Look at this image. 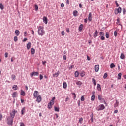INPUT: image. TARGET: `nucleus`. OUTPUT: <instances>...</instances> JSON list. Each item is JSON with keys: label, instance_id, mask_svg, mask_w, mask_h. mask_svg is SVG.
Masks as SVG:
<instances>
[{"label": "nucleus", "instance_id": "f257e3e1", "mask_svg": "<svg viewBox=\"0 0 126 126\" xmlns=\"http://www.w3.org/2000/svg\"><path fill=\"white\" fill-rule=\"evenodd\" d=\"M37 32L39 36H44L45 35V31L44 30V28L42 26H39L38 28Z\"/></svg>", "mask_w": 126, "mask_h": 126}, {"label": "nucleus", "instance_id": "f03ea898", "mask_svg": "<svg viewBox=\"0 0 126 126\" xmlns=\"http://www.w3.org/2000/svg\"><path fill=\"white\" fill-rule=\"evenodd\" d=\"M105 109V105L104 104H100L97 108V111H102Z\"/></svg>", "mask_w": 126, "mask_h": 126}, {"label": "nucleus", "instance_id": "7ed1b4c3", "mask_svg": "<svg viewBox=\"0 0 126 126\" xmlns=\"http://www.w3.org/2000/svg\"><path fill=\"white\" fill-rule=\"evenodd\" d=\"M9 119L10 120L8 119ZM8 119H7V124L9 126H12L13 124V119L11 118L10 117H8Z\"/></svg>", "mask_w": 126, "mask_h": 126}, {"label": "nucleus", "instance_id": "20e7f679", "mask_svg": "<svg viewBox=\"0 0 126 126\" xmlns=\"http://www.w3.org/2000/svg\"><path fill=\"white\" fill-rule=\"evenodd\" d=\"M99 35L101 36L100 39L102 40V41H104V40H105V33H104V32H100Z\"/></svg>", "mask_w": 126, "mask_h": 126}, {"label": "nucleus", "instance_id": "39448f33", "mask_svg": "<svg viewBox=\"0 0 126 126\" xmlns=\"http://www.w3.org/2000/svg\"><path fill=\"white\" fill-rule=\"evenodd\" d=\"M122 12V8L120 7H118V8H117L114 11L115 14H118V13H121Z\"/></svg>", "mask_w": 126, "mask_h": 126}, {"label": "nucleus", "instance_id": "423d86ee", "mask_svg": "<svg viewBox=\"0 0 126 126\" xmlns=\"http://www.w3.org/2000/svg\"><path fill=\"white\" fill-rule=\"evenodd\" d=\"M36 98V102L37 103H41V102L42 101V97L40 95H38V96H37Z\"/></svg>", "mask_w": 126, "mask_h": 126}, {"label": "nucleus", "instance_id": "0eeeda50", "mask_svg": "<svg viewBox=\"0 0 126 126\" xmlns=\"http://www.w3.org/2000/svg\"><path fill=\"white\" fill-rule=\"evenodd\" d=\"M39 75V72L33 71L32 74H30L31 77L32 76H38Z\"/></svg>", "mask_w": 126, "mask_h": 126}, {"label": "nucleus", "instance_id": "6e6552de", "mask_svg": "<svg viewBox=\"0 0 126 126\" xmlns=\"http://www.w3.org/2000/svg\"><path fill=\"white\" fill-rule=\"evenodd\" d=\"M92 95L91 96V101H94V100H95V98H96V96L95 95V91H93L92 92Z\"/></svg>", "mask_w": 126, "mask_h": 126}, {"label": "nucleus", "instance_id": "1a4fd4ad", "mask_svg": "<svg viewBox=\"0 0 126 126\" xmlns=\"http://www.w3.org/2000/svg\"><path fill=\"white\" fill-rule=\"evenodd\" d=\"M39 94V92L38 91H34L33 93V97L34 98H37L38 97V95Z\"/></svg>", "mask_w": 126, "mask_h": 126}, {"label": "nucleus", "instance_id": "9d476101", "mask_svg": "<svg viewBox=\"0 0 126 126\" xmlns=\"http://www.w3.org/2000/svg\"><path fill=\"white\" fill-rule=\"evenodd\" d=\"M43 21L45 24H48V18L47 17H43Z\"/></svg>", "mask_w": 126, "mask_h": 126}, {"label": "nucleus", "instance_id": "9b49d317", "mask_svg": "<svg viewBox=\"0 0 126 126\" xmlns=\"http://www.w3.org/2000/svg\"><path fill=\"white\" fill-rule=\"evenodd\" d=\"M88 20L89 21H92V14L91 12H90L89 14Z\"/></svg>", "mask_w": 126, "mask_h": 126}, {"label": "nucleus", "instance_id": "f8f14e48", "mask_svg": "<svg viewBox=\"0 0 126 126\" xmlns=\"http://www.w3.org/2000/svg\"><path fill=\"white\" fill-rule=\"evenodd\" d=\"M54 103H51V101H50L49 103H48V108L49 109V110H51V109H52V106H53V105H54Z\"/></svg>", "mask_w": 126, "mask_h": 126}, {"label": "nucleus", "instance_id": "ddd939ff", "mask_svg": "<svg viewBox=\"0 0 126 126\" xmlns=\"http://www.w3.org/2000/svg\"><path fill=\"white\" fill-rule=\"evenodd\" d=\"M98 98L99 101H101V100H103V101H104V104H106V101H105V100L103 99V96H102V95H98Z\"/></svg>", "mask_w": 126, "mask_h": 126}, {"label": "nucleus", "instance_id": "4468645a", "mask_svg": "<svg viewBox=\"0 0 126 126\" xmlns=\"http://www.w3.org/2000/svg\"><path fill=\"white\" fill-rule=\"evenodd\" d=\"M97 36H98V31L95 30V32L93 34L94 38H97Z\"/></svg>", "mask_w": 126, "mask_h": 126}, {"label": "nucleus", "instance_id": "2eb2a0df", "mask_svg": "<svg viewBox=\"0 0 126 126\" xmlns=\"http://www.w3.org/2000/svg\"><path fill=\"white\" fill-rule=\"evenodd\" d=\"M99 69V65H96L95 66V72H98Z\"/></svg>", "mask_w": 126, "mask_h": 126}, {"label": "nucleus", "instance_id": "dca6fc26", "mask_svg": "<svg viewBox=\"0 0 126 126\" xmlns=\"http://www.w3.org/2000/svg\"><path fill=\"white\" fill-rule=\"evenodd\" d=\"M59 75H60V71H58L57 72L53 74V77H55V76L56 77H58V76H59Z\"/></svg>", "mask_w": 126, "mask_h": 126}, {"label": "nucleus", "instance_id": "f3484780", "mask_svg": "<svg viewBox=\"0 0 126 126\" xmlns=\"http://www.w3.org/2000/svg\"><path fill=\"white\" fill-rule=\"evenodd\" d=\"M15 34L16 35V36H19V35L20 34V32H19V30H16L15 31Z\"/></svg>", "mask_w": 126, "mask_h": 126}, {"label": "nucleus", "instance_id": "a211bd4d", "mask_svg": "<svg viewBox=\"0 0 126 126\" xmlns=\"http://www.w3.org/2000/svg\"><path fill=\"white\" fill-rule=\"evenodd\" d=\"M92 81L93 83L94 84V85L96 86L97 85V82H96V79L95 78H93L92 79Z\"/></svg>", "mask_w": 126, "mask_h": 126}, {"label": "nucleus", "instance_id": "6ab92c4d", "mask_svg": "<svg viewBox=\"0 0 126 126\" xmlns=\"http://www.w3.org/2000/svg\"><path fill=\"white\" fill-rule=\"evenodd\" d=\"M80 75L82 77H84V76H85V72H84V71H82L80 73Z\"/></svg>", "mask_w": 126, "mask_h": 126}, {"label": "nucleus", "instance_id": "aec40b11", "mask_svg": "<svg viewBox=\"0 0 126 126\" xmlns=\"http://www.w3.org/2000/svg\"><path fill=\"white\" fill-rule=\"evenodd\" d=\"M76 84L79 86H81V85H82V82H81L80 81H77L76 82Z\"/></svg>", "mask_w": 126, "mask_h": 126}, {"label": "nucleus", "instance_id": "412c9836", "mask_svg": "<svg viewBox=\"0 0 126 126\" xmlns=\"http://www.w3.org/2000/svg\"><path fill=\"white\" fill-rule=\"evenodd\" d=\"M31 47V43L28 42V44H27V49L28 50H29L30 48Z\"/></svg>", "mask_w": 126, "mask_h": 126}, {"label": "nucleus", "instance_id": "4be33fe9", "mask_svg": "<svg viewBox=\"0 0 126 126\" xmlns=\"http://www.w3.org/2000/svg\"><path fill=\"white\" fill-rule=\"evenodd\" d=\"M12 89H13V90H17V89H18V87H17V85H14L12 87Z\"/></svg>", "mask_w": 126, "mask_h": 126}, {"label": "nucleus", "instance_id": "5701e85b", "mask_svg": "<svg viewBox=\"0 0 126 126\" xmlns=\"http://www.w3.org/2000/svg\"><path fill=\"white\" fill-rule=\"evenodd\" d=\"M78 13V12L77 10H74L73 12V15L74 16H77V14Z\"/></svg>", "mask_w": 126, "mask_h": 126}, {"label": "nucleus", "instance_id": "b1692460", "mask_svg": "<svg viewBox=\"0 0 126 126\" xmlns=\"http://www.w3.org/2000/svg\"><path fill=\"white\" fill-rule=\"evenodd\" d=\"M83 28V25L81 24V25L79 26V31H82Z\"/></svg>", "mask_w": 126, "mask_h": 126}, {"label": "nucleus", "instance_id": "393cba45", "mask_svg": "<svg viewBox=\"0 0 126 126\" xmlns=\"http://www.w3.org/2000/svg\"><path fill=\"white\" fill-rule=\"evenodd\" d=\"M25 113V107H23L21 109V114L22 115H24Z\"/></svg>", "mask_w": 126, "mask_h": 126}, {"label": "nucleus", "instance_id": "a878e982", "mask_svg": "<svg viewBox=\"0 0 126 126\" xmlns=\"http://www.w3.org/2000/svg\"><path fill=\"white\" fill-rule=\"evenodd\" d=\"M55 99H56V97H53L51 100H50V103L51 104H55Z\"/></svg>", "mask_w": 126, "mask_h": 126}, {"label": "nucleus", "instance_id": "bb28decb", "mask_svg": "<svg viewBox=\"0 0 126 126\" xmlns=\"http://www.w3.org/2000/svg\"><path fill=\"white\" fill-rule=\"evenodd\" d=\"M21 96H25V92L22 90H21Z\"/></svg>", "mask_w": 126, "mask_h": 126}, {"label": "nucleus", "instance_id": "cd10ccee", "mask_svg": "<svg viewBox=\"0 0 126 126\" xmlns=\"http://www.w3.org/2000/svg\"><path fill=\"white\" fill-rule=\"evenodd\" d=\"M91 121L92 123H93V113L92 112L90 115Z\"/></svg>", "mask_w": 126, "mask_h": 126}, {"label": "nucleus", "instance_id": "c85d7f7f", "mask_svg": "<svg viewBox=\"0 0 126 126\" xmlns=\"http://www.w3.org/2000/svg\"><path fill=\"white\" fill-rule=\"evenodd\" d=\"M32 55H34L35 54V49L32 48L31 50Z\"/></svg>", "mask_w": 126, "mask_h": 126}, {"label": "nucleus", "instance_id": "c756f323", "mask_svg": "<svg viewBox=\"0 0 126 126\" xmlns=\"http://www.w3.org/2000/svg\"><path fill=\"white\" fill-rule=\"evenodd\" d=\"M16 95H17V93L16 92H14L12 94L13 98H15L16 97Z\"/></svg>", "mask_w": 126, "mask_h": 126}, {"label": "nucleus", "instance_id": "7c9ffc66", "mask_svg": "<svg viewBox=\"0 0 126 126\" xmlns=\"http://www.w3.org/2000/svg\"><path fill=\"white\" fill-rule=\"evenodd\" d=\"M97 88L98 91H101V85L99 84H97Z\"/></svg>", "mask_w": 126, "mask_h": 126}, {"label": "nucleus", "instance_id": "2f4dec72", "mask_svg": "<svg viewBox=\"0 0 126 126\" xmlns=\"http://www.w3.org/2000/svg\"><path fill=\"white\" fill-rule=\"evenodd\" d=\"M120 59H121V60H124L125 59V55H124V53H121Z\"/></svg>", "mask_w": 126, "mask_h": 126}, {"label": "nucleus", "instance_id": "473e14b6", "mask_svg": "<svg viewBox=\"0 0 126 126\" xmlns=\"http://www.w3.org/2000/svg\"><path fill=\"white\" fill-rule=\"evenodd\" d=\"M54 110L56 112H60V108H59V107H57L55 106Z\"/></svg>", "mask_w": 126, "mask_h": 126}, {"label": "nucleus", "instance_id": "72a5a7b5", "mask_svg": "<svg viewBox=\"0 0 126 126\" xmlns=\"http://www.w3.org/2000/svg\"><path fill=\"white\" fill-rule=\"evenodd\" d=\"M67 87V84L66 82L63 83V88H66Z\"/></svg>", "mask_w": 126, "mask_h": 126}, {"label": "nucleus", "instance_id": "f704fd0d", "mask_svg": "<svg viewBox=\"0 0 126 126\" xmlns=\"http://www.w3.org/2000/svg\"><path fill=\"white\" fill-rule=\"evenodd\" d=\"M79 75V73L78 71H76L75 72V77H78V76Z\"/></svg>", "mask_w": 126, "mask_h": 126}, {"label": "nucleus", "instance_id": "c9c22d12", "mask_svg": "<svg viewBox=\"0 0 126 126\" xmlns=\"http://www.w3.org/2000/svg\"><path fill=\"white\" fill-rule=\"evenodd\" d=\"M0 8L1 10H3V9H4V6H3V5H2V3L0 4Z\"/></svg>", "mask_w": 126, "mask_h": 126}, {"label": "nucleus", "instance_id": "e433bc0d", "mask_svg": "<svg viewBox=\"0 0 126 126\" xmlns=\"http://www.w3.org/2000/svg\"><path fill=\"white\" fill-rule=\"evenodd\" d=\"M105 37L106 39H109V38H110V34H109V33L106 32Z\"/></svg>", "mask_w": 126, "mask_h": 126}, {"label": "nucleus", "instance_id": "4c0bfd02", "mask_svg": "<svg viewBox=\"0 0 126 126\" xmlns=\"http://www.w3.org/2000/svg\"><path fill=\"white\" fill-rule=\"evenodd\" d=\"M119 106V102L118 100H116L115 104H114L115 108H116V107H118Z\"/></svg>", "mask_w": 126, "mask_h": 126}, {"label": "nucleus", "instance_id": "58836bf2", "mask_svg": "<svg viewBox=\"0 0 126 126\" xmlns=\"http://www.w3.org/2000/svg\"><path fill=\"white\" fill-rule=\"evenodd\" d=\"M121 77H122V73H119L118 74V79H119V80L121 79Z\"/></svg>", "mask_w": 126, "mask_h": 126}, {"label": "nucleus", "instance_id": "ea45409f", "mask_svg": "<svg viewBox=\"0 0 126 126\" xmlns=\"http://www.w3.org/2000/svg\"><path fill=\"white\" fill-rule=\"evenodd\" d=\"M11 78H12V80H15V79H16L15 75H12Z\"/></svg>", "mask_w": 126, "mask_h": 126}, {"label": "nucleus", "instance_id": "a19ab883", "mask_svg": "<svg viewBox=\"0 0 126 126\" xmlns=\"http://www.w3.org/2000/svg\"><path fill=\"white\" fill-rule=\"evenodd\" d=\"M108 77V74L107 73H105L103 76L104 79H106V78Z\"/></svg>", "mask_w": 126, "mask_h": 126}, {"label": "nucleus", "instance_id": "79ce46f5", "mask_svg": "<svg viewBox=\"0 0 126 126\" xmlns=\"http://www.w3.org/2000/svg\"><path fill=\"white\" fill-rule=\"evenodd\" d=\"M38 9H39V7H38L37 5H35V11H38Z\"/></svg>", "mask_w": 126, "mask_h": 126}, {"label": "nucleus", "instance_id": "37998d69", "mask_svg": "<svg viewBox=\"0 0 126 126\" xmlns=\"http://www.w3.org/2000/svg\"><path fill=\"white\" fill-rule=\"evenodd\" d=\"M115 64L112 63L110 65V68H114V67H115Z\"/></svg>", "mask_w": 126, "mask_h": 126}, {"label": "nucleus", "instance_id": "c03bdc74", "mask_svg": "<svg viewBox=\"0 0 126 126\" xmlns=\"http://www.w3.org/2000/svg\"><path fill=\"white\" fill-rule=\"evenodd\" d=\"M10 116L11 117V118H12V119H13V118H14V117H15V114L14 113H10Z\"/></svg>", "mask_w": 126, "mask_h": 126}, {"label": "nucleus", "instance_id": "a18cd8bd", "mask_svg": "<svg viewBox=\"0 0 126 126\" xmlns=\"http://www.w3.org/2000/svg\"><path fill=\"white\" fill-rule=\"evenodd\" d=\"M84 100H85L84 95H82L81 97V101H84Z\"/></svg>", "mask_w": 126, "mask_h": 126}, {"label": "nucleus", "instance_id": "49530a36", "mask_svg": "<svg viewBox=\"0 0 126 126\" xmlns=\"http://www.w3.org/2000/svg\"><path fill=\"white\" fill-rule=\"evenodd\" d=\"M17 40H18L17 36H14V42H17Z\"/></svg>", "mask_w": 126, "mask_h": 126}, {"label": "nucleus", "instance_id": "de8ad7c7", "mask_svg": "<svg viewBox=\"0 0 126 126\" xmlns=\"http://www.w3.org/2000/svg\"><path fill=\"white\" fill-rule=\"evenodd\" d=\"M122 11H123V14H126V9L125 8H123L122 9Z\"/></svg>", "mask_w": 126, "mask_h": 126}, {"label": "nucleus", "instance_id": "09e8293b", "mask_svg": "<svg viewBox=\"0 0 126 126\" xmlns=\"http://www.w3.org/2000/svg\"><path fill=\"white\" fill-rule=\"evenodd\" d=\"M43 77H44L43 76V75H42V74H40V75H39L40 80H42V79H43Z\"/></svg>", "mask_w": 126, "mask_h": 126}, {"label": "nucleus", "instance_id": "8fccbe9b", "mask_svg": "<svg viewBox=\"0 0 126 126\" xmlns=\"http://www.w3.org/2000/svg\"><path fill=\"white\" fill-rule=\"evenodd\" d=\"M61 34H62V36H64V35H65V32H64V31H62V32H61Z\"/></svg>", "mask_w": 126, "mask_h": 126}, {"label": "nucleus", "instance_id": "3c124183", "mask_svg": "<svg viewBox=\"0 0 126 126\" xmlns=\"http://www.w3.org/2000/svg\"><path fill=\"white\" fill-rule=\"evenodd\" d=\"M20 126H25V125H24V123L23 122L20 123Z\"/></svg>", "mask_w": 126, "mask_h": 126}, {"label": "nucleus", "instance_id": "603ef678", "mask_svg": "<svg viewBox=\"0 0 126 126\" xmlns=\"http://www.w3.org/2000/svg\"><path fill=\"white\" fill-rule=\"evenodd\" d=\"M114 36L115 37H117V31H114Z\"/></svg>", "mask_w": 126, "mask_h": 126}, {"label": "nucleus", "instance_id": "864d4df0", "mask_svg": "<svg viewBox=\"0 0 126 126\" xmlns=\"http://www.w3.org/2000/svg\"><path fill=\"white\" fill-rule=\"evenodd\" d=\"M77 104H78V107H80V100H79L77 101Z\"/></svg>", "mask_w": 126, "mask_h": 126}, {"label": "nucleus", "instance_id": "5fc2aeb1", "mask_svg": "<svg viewBox=\"0 0 126 126\" xmlns=\"http://www.w3.org/2000/svg\"><path fill=\"white\" fill-rule=\"evenodd\" d=\"M82 121H83V118H81L79 119V123H80V124H82V122H82Z\"/></svg>", "mask_w": 126, "mask_h": 126}, {"label": "nucleus", "instance_id": "6e6d98bb", "mask_svg": "<svg viewBox=\"0 0 126 126\" xmlns=\"http://www.w3.org/2000/svg\"><path fill=\"white\" fill-rule=\"evenodd\" d=\"M12 113L13 114H14L15 115V113H17V111H15V109H13V110H12Z\"/></svg>", "mask_w": 126, "mask_h": 126}, {"label": "nucleus", "instance_id": "4d7b16f0", "mask_svg": "<svg viewBox=\"0 0 126 126\" xmlns=\"http://www.w3.org/2000/svg\"><path fill=\"white\" fill-rule=\"evenodd\" d=\"M5 57L6 58H7V57H8V53L6 52V53H5Z\"/></svg>", "mask_w": 126, "mask_h": 126}, {"label": "nucleus", "instance_id": "13d9d810", "mask_svg": "<svg viewBox=\"0 0 126 126\" xmlns=\"http://www.w3.org/2000/svg\"><path fill=\"white\" fill-rule=\"evenodd\" d=\"M26 36H27V31H25L24 32V36L25 37H26Z\"/></svg>", "mask_w": 126, "mask_h": 126}, {"label": "nucleus", "instance_id": "bf43d9fd", "mask_svg": "<svg viewBox=\"0 0 126 126\" xmlns=\"http://www.w3.org/2000/svg\"><path fill=\"white\" fill-rule=\"evenodd\" d=\"M63 60H66V55L63 56Z\"/></svg>", "mask_w": 126, "mask_h": 126}, {"label": "nucleus", "instance_id": "052dcab7", "mask_svg": "<svg viewBox=\"0 0 126 126\" xmlns=\"http://www.w3.org/2000/svg\"><path fill=\"white\" fill-rule=\"evenodd\" d=\"M88 21V19L87 18H86L84 19V22L85 23H87V21Z\"/></svg>", "mask_w": 126, "mask_h": 126}, {"label": "nucleus", "instance_id": "680f3d73", "mask_svg": "<svg viewBox=\"0 0 126 126\" xmlns=\"http://www.w3.org/2000/svg\"><path fill=\"white\" fill-rule=\"evenodd\" d=\"M117 24H118V23H120V18H118V19H117Z\"/></svg>", "mask_w": 126, "mask_h": 126}, {"label": "nucleus", "instance_id": "e2e57ef3", "mask_svg": "<svg viewBox=\"0 0 126 126\" xmlns=\"http://www.w3.org/2000/svg\"><path fill=\"white\" fill-rule=\"evenodd\" d=\"M61 7H64V4H63V3H62L61 4Z\"/></svg>", "mask_w": 126, "mask_h": 126}, {"label": "nucleus", "instance_id": "0e129e2a", "mask_svg": "<svg viewBox=\"0 0 126 126\" xmlns=\"http://www.w3.org/2000/svg\"><path fill=\"white\" fill-rule=\"evenodd\" d=\"M66 32H67V33H69V32H70L69 28H67L66 29Z\"/></svg>", "mask_w": 126, "mask_h": 126}, {"label": "nucleus", "instance_id": "69168bd1", "mask_svg": "<svg viewBox=\"0 0 126 126\" xmlns=\"http://www.w3.org/2000/svg\"><path fill=\"white\" fill-rule=\"evenodd\" d=\"M27 41V38H24L23 42H26Z\"/></svg>", "mask_w": 126, "mask_h": 126}, {"label": "nucleus", "instance_id": "338daca9", "mask_svg": "<svg viewBox=\"0 0 126 126\" xmlns=\"http://www.w3.org/2000/svg\"><path fill=\"white\" fill-rule=\"evenodd\" d=\"M74 67V65H71L70 67H69V69H72L73 68V67Z\"/></svg>", "mask_w": 126, "mask_h": 126}, {"label": "nucleus", "instance_id": "774afa93", "mask_svg": "<svg viewBox=\"0 0 126 126\" xmlns=\"http://www.w3.org/2000/svg\"><path fill=\"white\" fill-rule=\"evenodd\" d=\"M66 4H69V0H66Z\"/></svg>", "mask_w": 126, "mask_h": 126}]
</instances>
